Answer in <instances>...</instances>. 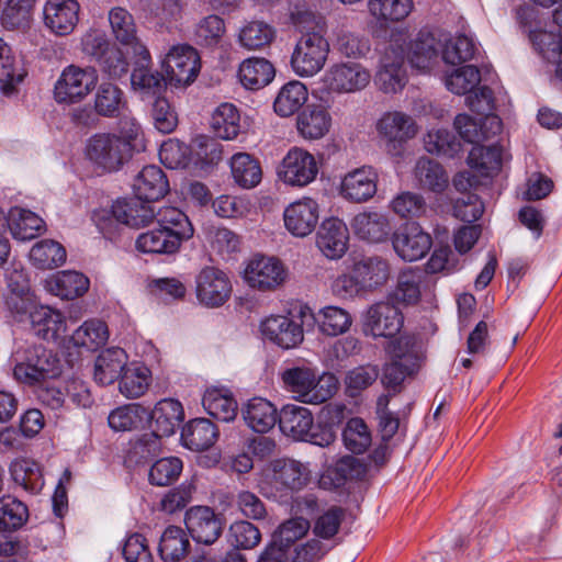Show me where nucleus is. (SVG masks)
<instances>
[{"label": "nucleus", "mask_w": 562, "mask_h": 562, "mask_svg": "<svg viewBox=\"0 0 562 562\" xmlns=\"http://www.w3.org/2000/svg\"><path fill=\"white\" fill-rule=\"evenodd\" d=\"M282 387L300 403L319 405L338 391V379L330 372L318 373L310 367H291L280 373Z\"/></svg>", "instance_id": "f257e3e1"}, {"label": "nucleus", "mask_w": 562, "mask_h": 562, "mask_svg": "<svg viewBox=\"0 0 562 562\" xmlns=\"http://www.w3.org/2000/svg\"><path fill=\"white\" fill-rule=\"evenodd\" d=\"M148 418L151 419V431L142 435L133 447V453L143 460L160 452L161 438L175 434L184 419V412L179 401L165 398L155 405Z\"/></svg>", "instance_id": "f03ea898"}, {"label": "nucleus", "mask_w": 562, "mask_h": 562, "mask_svg": "<svg viewBox=\"0 0 562 562\" xmlns=\"http://www.w3.org/2000/svg\"><path fill=\"white\" fill-rule=\"evenodd\" d=\"M80 52L89 60L94 61L109 78L120 79L128 71L127 56L102 30L86 31L80 38Z\"/></svg>", "instance_id": "7ed1b4c3"}, {"label": "nucleus", "mask_w": 562, "mask_h": 562, "mask_svg": "<svg viewBox=\"0 0 562 562\" xmlns=\"http://www.w3.org/2000/svg\"><path fill=\"white\" fill-rule=\"evenodd\" d=\"M85 155L94 169L113 172L131 158L132 146L115 134L100 133L87 140Z\"/></svg>", "instance_id": "20e7f679"}, {"label": "nucleus", "mask_w": 562, "mask_h": 562, "mask_svg": "<svg viewBox=\"0 0 562 562\" xmlns=\"http://www.w3.org/2000/svg\"><path fill=\"white\" fill-rule=\"evenodd\" d=\"M98 80L99 75L94 67L68 65L54 85V99L59 104L81 102L94 90Z\"/></svg>", "instance_id": "39448f33"}, {"label": "nucleus", "mask_w": 562, "mask_h": 562, "mask_svg": "<svg viewBox=\"0 0 562 562\" xmlns=\"http://www.w3.org/2000/svg\"><path fill=\"white\" fill-rule=\"evenodd\" d=\"M329 53V44L321 31L307 32L296 43L292 56V70L300 77H312L319 72Z\"/></svg>", "instance_id": "423d86ee"}, {"label": "nucleus", "mask_w": 562, "mask_h": 562, "mask_svg": "<svg viewBox=\"0 0 562 562\" xmlns=\"http://www.w3.org/2000/svg\"><path fill=\"white\" fill-rule=\"evenodd\" d=\"M371 81L370 70L357 61L331 64L322 76V82L328 93L347 94L366 89Z\"/></svg>", "instance_id": "0eeeda50"}, {"label": "nucleus", "mask_w": 562, "mask_h": 562, "mask_svg": "<svg viewBox=\"0 0 562 562\" xmlns=\"http://www.w3.org/2000/svg\"><path fill=\"white\" fill-rule=\"evenodd\" d=\"M418 131L416 121L402 111L385 112L376 122L378 135L392 156H401L404 145L413 139Z\"/></svg>", "instance_id": "6e6552de"}, {"label": "nucleus", "mask_w": 562, "mask_h": 562, "mask_svg": "<svg viewBox=\"0 0 562 562\" xmlns=\"http://www.w3.org/2000/svg\"><path fill=\"white\" fill-rule=\"evenodd\" d=\"M318 170L314 155L301 147H292L279 164L277 175L283 183L303 188L316 179Z\"/></svg>", "instance_id": "1a4fd4ad"}, {"label": "nucleus", "mask_w": 562, "mask_h": 562, "mask_svg": "<svg viewBox=\"0 0 562 562\" xmlns=\"http://www.w3.org/2000/svg\"><path fill=\"white\" fill-rule=\"evenodd\" d=\"M288 278L285 266L276 257L254 256L246 265L244 280L252 289L273 291L284 284Z\"/></svg>", "instance_id": "9d476101"}, {"label": "nucleus", "mask_w": 562, "mask_h": 562, "mask_svg": "<svg viewBox=\"0 0 562 562\" xmlns=\"http://www.w3.org/2000/svg\"><path fill=\"white\" fill-rule=\"evenodd\" d=\"M404 323L400 308L391 301H379L370 305L362 315V330L373 338L396 335Z\"/></svg>", "instance_id": "9b49d317"}, {"label": "nucleus", "mask_w": 562, "mask_h": 562, "mask_svg": "<svg viewBox=\"0 0 562 562\" xmlns=\"http://www.w3.org/2000/svg\"><path fill=\"white\" fill-rule=\"evenodd\" d=\"M162 67L166 80L176 87L188 86L200 70V57L195 48L188 44H178L168 50Z\"/></svg>", "instance_id": "f8f14e48"}, {"label": "nucleus", "mask_w": 562, "mask_h": 562, "mask_svg": "<svg viewBox=\"0 0 562 562\" xmlns=\"http://www.w3.org/2000/svg\"><path fill=\"white\" fill-rule=\"evenodd\" d=\"M405 43L391 40L380 61L376 81L385 93H395L403 89L406 82Z\"/></svg>", "instance_id": "ddd939ff"}, {"label": "nucleus", "mask_w": 562, "mask_h": 562, "mask_svg": "<svg viewBox=\"0 0 562 562\" xmlns=\"http://www.w3.org/2000/svg\"><path fill=\"white\" fill-rule=\"evenodd\" d=\"M405 43V60L412 68L420 72L431 71L442 57V44L429 32H419L414 40L407 41L402 36H393Z\"/></svg>", "instance_id": "4468645a"}, {"label": "nucleus", "mask_w": 562, "mask_h": 562, "mask_svg": "<svg viewBox=\"0 0 562 562\" xmlns=\"http://www.w3.org/2000/svg\"><path fill=\"white\" fill-rule=\"evenodd\" d=\"M232 293V284L226 273L215 267H204L195 278V295L206 307L223 305Z\"/></svg>", "instance_id": "2eb2a0df"}, {"label": "nucleus", "mask_w": 562, "mask_h": 562, "mask_svg": "<svg viewBox=\"0 0 562 562\" xmlns=\"http://www.w3.org/2000/svg\"><path fill=\"white\" fill-rule=\"evenodd\" d=\"M308 463L294 459H277L269 463L266 477L278 491H300L310 481Z\"/></svg>", "instance_id": "dca6fc26"}, {"label": "nucleus", "mask_w": 562, "mask_h": 562, "mask_svg": "<svg viewBox=\"0 0 562 562\" xmlns=\"http://www.w3.org/2000/svg\"><path fill=\"white\" fill-rule=\"evenodd\" d=\"M260 331L267 340L282 349L295 348L304 339L300 317L291 315H270L266 317L260 323Z\"/></svg>", "instance_id": "f3484780"}, {"label": "nucleus", "mask_w": 562, "mask_h": 562, "mask_svg": "<svg viewBox=\"0 0 562 562\" xmlns=\"http://www.w3.org/2000/svg\"><path fill=\"white\" fill-rule=\"evenodd\" d=\"M379 173L371 166H361L348 171L340 181V195L353 203L371 200L378 191Z\"/></svg>", "instance_id": "a211bd4d"}, {"label": "nucleus", "mask_w": 562, "mask_h": 562, "mask_svg": "<svg viewBox=\"0 0 562 562\" xmlns=\"http://www.w3.org/2000/svg\"><path fill=\"white\" fill-rule=\"evenodd\" d=\"M319 220L318 203L312 198H303L289 204L283 212L286 231L295 237L308 236Z\"/></svg>", "instance_id": "6ab92c4d"}, {"label": "nucleus", "mask_w": 562, "mask_h": 562, "mask_svg": "<svg viewBox=\"0 0 562 562\" xmlns=\"http://www.w3.org/2000/svg\"><path fill=\"white\" fill-rule=\"evenodd\" d=\"M186 526L194 541L206 546L214 543L223 529L221 519L206 506L190 508L186 513Z\"/></svg>", "instance_id": "aec40b11"}, {"label": "nucleus", "mask_w": 562, "mask_h": 562, "mask_svg": "<svg viewBox=\"0 0 562 562\" xmlns=\"http://www.w3.org/2000/svg\"><path fill=\"white\" fill-rule=\"evenodd\" d=\"M393 248L404 261L422 259L431 247V237L418 225L411 224L393 235Z\"/></svg>", "instance_id": "412c9836"}, {"label": "nucleus", "mask_w": 562, "mask_h": 562, "mask_svg": "<svg viewBox=\"0 0 562 562\" xmlns=\"http://www.w3.org/2000/svg\"><path fill=\"white\" fill-rule=\"evenodd\" d=\"M79 3L76 0H47L44 5V23L58 36L70 34L78 23Z\"/></svg>", "instance_id": "4be33fe9"}, {"label": "nucleus", "mask_w": 562, "mask_h": 562, "mask_svg": "<svg viewBox=\"0 0 562 562\" xmlns=\"http://www.w3.org/2000/svg\"><path fill=\"white\" fill-rule=\"evenodd\" d=\"M350 226L356 236L369 243H382L392 232V224L386 213L366 210L351 220Z\"/></svg>", "instance_id": "5701e85b"}, {"label": "nucleus", "mask_w": 562, "mask_h": 562, "mask_svg": "<svg viewBox=\"0 0 562 562\" xmlns=\"http://www.w3.org/2000/svg\"><path fill=\"white\" fill-rule=\"evenodd\" d=\"M348 228L339 218L325 220L316 236V245L328 259H339L344 256L348 245Z\"/></svg>", "instance_id": "b1692460"}, {"label": "nucleus", "mask_w": 562, "mask_h": 562, "mask_svg": "<svg viewBox=\"0 0 562 562\" xmlns=\"http://www.w3.org/2000/svg\"><path fill=\"white\" fill-rule=\"evenodd\" d=\"M453 125L461 138L475 145L496 136L502 131V121L495 114L485 115L480 121L468 114H459Z\"/></svg>", "instance_id": "393cba45"}, {"label": "nucleus", "mask_w": 562, "mask_h": 562, "mask_svg": "<svg viewBox=\"0 0 562 562\" xmlns=\"http://www.w3.org/2000/svg\"><path fill=\"white\" fill-rule=\"evenodd\" d=\"M279 427L285 436L294 440H307L312 437L314 417L307 407L286 404L279 413Z\"/></svg>", "instance_id": "a878e982"}, {"label": "nucleus", "mask_w": 562, "mask_h": 562, "mask_svg": "<svg viewBox=\"0 0 562 562\" xmlns=\"http://www.w3.org/2000/svg\"><path fill=\"white\" fill-rule=\"evenodd\" d=\"M8 295L5 303L9 310L15 314H24L31 310L32 295L30 281L23 268L15 262L7 269L5 273Z\"/></svg>", "instance_id": "bb28decb"}, {"label": "nucleus", "mask_w": 562, "mask_h": 562, "mask_svg": "<svg viewBox=\"0 0 562 562\" xmlns=\"http://www.w3.org/2000/svg\"><path fill=\"white\" fill-rule=\"evenodd\" d=\"M2 232L8 227L15 239L30 240L44 231V221L34 212L19 206L11 207L0 220Z\"/></svg>", "instance_id": "cd10ccee"}, {"label": "nucleus", "mask_w": 562, "mask_h": 562, "mask_svg": "<svg viewBox=\"0 0 562 562\" xmlns=\"http://www.w3.org/2000/svg\"><path fill=\"white\" fill-rule=\"evenodd\" d=\"M241 417L254 431L265 434L271 430L279 420L276 406L263 397H252L241 406Z\"/></svg>", "instance_id": "c85d7f7f"}, {"label": "nucleus", "mask_w": 562, "mask_h": 562, "mask_svg": "<svg viewBox=\"0 0 562 562\" xmlns=\"http://www.w3.org/2000/svg\"><path fill=\"white\" fill-rule=\"evenodd\" d=\"M331 115L321 104H310L296 116V130L307 140L323 138L330 130Z\"/></svg>", "instance_id": "c756f323"}, {"label": "nucleus", "mask_w": 562, "mask_h": 562, "mask_svg": "<svg viewBox=\"0 0 562 562\" xmlns=\"http://www.w3.org/2000/svg\"><path fill=\"white\" fill-rule=\"evenodd\" d=\"M184 240L188 238L158 226L138 235L135 245L136 249L144 254L172 255L180 249Z\"/></svg>", "instance_id": "7c9ffc66"}, {"label": "nucleus", "mask_w": 562, "mask_h": 562, "mask_svg": "<svg viewBox=\"0 0 562 562\" xmlns=\"http://www.w3.org/2000/svg\"><path fill=\"white\" fill-rule=\"evenodd\" d=\"M47 292L66 300L83 295L89 288V280L82 273L65 270L56 272L44 280Z\"/></svg>", "instance_id": "2f4dec72"}, {"label": "nucleus", "mask_w": 562, "mask_h": 562, "mask_svg": "<svg viewBox=\"0 0 562 562\" xmlns=\"http://www.w3.org/2000/svg\"><path fill=\"white\" fill-rule=\"evenodd\" d=\"M428 288L425 274L418 269H405L397 276L392 299L407 305L416 304Z\"/></svg>", "instance_id": "473e14b6"}, {"label": "nucleus", "mask_w": 562, "mask_h": 562, "mask_svg": "<svg viewBox=\"0 0 562 562\" xmlns=\"http://www.w3.org/2000/svg\"><path fill=\"white\" fill-rule=\"evenodd\" d=\"M127 367V355L122 348L103 350L95 359L93 376L101 385L112 384Z\"/></svg>", "instance_id": "72a5a7b5"}, {"label": "nucleus", "mask_w": 562, "mask_h": 562, "mask_svg": "<svg viewBox=\"0 0 562 562\" xmlns=\"http://www.w3.org/2000/svg\"><path fill=\"white\" fill-rule=\"evenodd\" d=\"M135 195L146 201H156L169 190V183L164 171L157 166H146L134 180Z\"/></svg>", "instance_id": "f704fd0d"}, {"label": "nucleus", "mask_w": 562, "mask_h": 562, "mask_svg": "<svg viewBox=\"0 0 562 562\" xmlns=\"http://www.w3.org/2000/svg\"><path fill=\"white\" fill-rule=\"evenodd\" d=\"M357 278L366 292L373 291L385 284L390 278V265L381 257H366L352 266Z\"/></svg>", "instance_id": "c9c22d12"}, {"label": "nucleus", "mask_w": 562, "mask_h": 562, "mask_svg": "<svg viewBox=\"0 0 562 562\" xmlns=\"http://www.w3.org/2000/svg\"><path fill=\"white\" fill-rule=\"evenodd\" d=\"M30 318L37 335L46 340H56L66 333L64 315L49 306H36L30 311Z\"/></svg>", "instance_id": "e433bc0d"}, {"label": "nucleus", "mask_w": 562, "mask_h": 562, "mask_svg": "<svg viewBox=\"0 0 562 562\" xmlns=\"http://www.w3.org/2000/svg\"><path fill=\"white\" fill-rule=\"evenodd\" d=\"M414 177L418 186L435 193L443 192L449 184V176L436 160L420 157L414 168Z\"/></svg>", "instance_id": "4c0bfd02"}, {"label": "nucleus", "mask_w": 562, "mask_h": 562, "mask_svg": "<svg viewBox=\"0 0 562 562\" xmlns=\"http://www.w3.org/2000/svg\"><path fill=\"white\" fill-rule=\"evenodd\" d=\"M232 178L238 187L252 189L262 179V170L259 161L248 153H236L229 160Z\"/></svg>", "instance_id": "58836bf2"}, {"label": "nucleus", "mask_w": 562, "mask_h": 562, "mask_svg": "<svg viewBox=\"0 0 562 562\" xmlns=\"http://www.w3.org/2000/svg\"><path fill=\"white\" fill-rule=\"evenodd\" d=\"M238 77L245 88L257 90L271 82L274 77V68L265 58L251 57L240 64Z\"/></svg>", "instance_id": "ea45409f"}, {"label": "nucleus", "mask_w": 562, "mask_h": 562, "mask_svg": "<svg viewBox=\"0 0 562 562\" xmlns=\"http://www.w3.org/2000/svg\"><path fill=\"white\" fill-rule=\"evenodd\" d=\"M202 404L209 415L222 422L234 420L237 415V403L226 389H207L204 392Z\"/></svg>", "instance_id": "a19ab883"}, {"label": "nucleus", "mask_w": 562, "mask_h": 562, "mask_svg": "<svg viewBox=\"0 0 562 562\" xmlns=\"http://www.w3.org/2000/svg\"><path fill=\"white\" fill-rule=\"evenodd\" d=\"M217 435V428L213 423L205 418H198L187 424L182 430L181 439L190 450L203 451L214 445Z\"/></svg>", "instance_id": "79ce46f5"}, {"label": "nucleus", "mask_w": 562, "mask_h": 562, "mask_svg": "<svg viewBox=\"0 0 562 562\" xmlns=\"http://www.w3.org/2000/svg\"><path fill=\"white\" fill-rule=\"evenodd\" d=\"M151 383V372L145 364L133 362L123 371L120 382V393L126 398L143 396Z\"/></svg>", "instance_id": "37998d69"}, {"label": "nucleus", "mask_w": 562, "mask_h": 562, "mask_svg": "<svg viewBox=\"0 0 562 562\" xmlns=\"http://www.w3.org/2000/svg\"><path fill=\"white\" fill-rule=\"evenodd\" d=\"M307 98L308 91L303 82L289 81L281 87L274 99V112L282 117L291 116L302 108Z\"/></svg>", "instance_id": "c03bdc74"}, {"label": "nucleus", "mask_w": 562, "mask_h": 562, "mask_svg": "<svg viewBox=\"0 0 562 562\" xmlns=\"http://www.w3.org/2000/svg\"><path fill=\"white\" fill-rule=\"evenodd\" d=\"M10 474L18 485L31 494H37L44 486L40 465L32 459H14L10 464Z\"/></svg>", "instance_id": "a18cd8bd"}, {"label": "nucleus", "mask_w": 562, "mask_h": 562, "mask_svg": "<svg viewBox=\"0 0 562 562\" xmlns=\"http://www.w3.org/2000/svg\"><path fill=\"white\" fill-rule=\"evenodd\" d=\"M190 542L183 529L168 527L160 537L158 551L165 562H179L189 552Z\"/></svg>", "instance_id": "49530a36"}, {"label": "nucleus", "mask_w": 562, "mask_h": 562, "mask_svg": "<svg viewBox=\"0 0 562 562\" xmlns=\"http://www.w3.org/2000/svg\"><path fill=\"white\" fill-rule=\"evenodd\" d=\"M316 322L321 333L335 337L350 329L352 317L347 310L336 305H328L318 311Z\"/></svg>", "instance_id": "de8ad7c7"}, {"label": "nucleus", "mask_w": 562, "mask_h": 562, "mask_svg": "<svg viewBox=\"0 0 562 562\" xmlns=\"http://www.w3.org/2000/svg\"><path fill=\"white\" fill-rule=\"evenodd\" d=\"M387 359L401 362L406 369L417 371L420 362V351L417 340L413 336H401L389 342L386 347Z\"/></svg>", "instance_id": "09e8293b"}, {"label": "nucleus", "mask_w": 562, "mask_h": 562, "mask_svg": "<svg viewBox=\"0 0 562 562\" xmlns=\"http://www.w3.org/2000/svg\"><path fill=\"white\" fill-rule=\"evenodd\" d=\"M413 5V0H368L369 13L381 24L404 20Z\"/></svg>", "instance_id": "8fccbe9b"}, {"label": "nucleus", "mask_w": 562, "mask_h": 562, "mask_svg": "<svg viewBox=\"0 0 562 562\" xmlns=\"http://www.w3.org/2000/svg\"><path fill=\"white\" fill-rule=\"evenodd\" d=\"M111 32L122 45L134 46L138 43L137 27L133 15L122 7L112 8L108 14Z\"/></svg>", "instance_id": "3c124183"}, {"label": "nucleus", "mask_w": 562, "mask_h": 562, "mask_svg": "<svg viewBox=\"0 0 562 562\" xmlns=\"http://www.w3.org/2000/svg\"><path fill=\"white\" fill-rule=\"evenodd\" d=\"M149 417V412L140 404H128L111 412L108 422L115 431H130L140 427Z\"/></svg>", "instance_id": "603ef678"}, {"label": "nucleus", "mask_w": 562, "mask_h": 562, "mask_svg": "<svg viewBox=\"0 0 562 562\" xmlns=\"http://www.w3.org/2000/svg\"><path fill=\"white\" fill-rule=\"evenodd\" d=\"M341 437L345 448L356 454L366 452L372 443L371 430L360 417H352L346 423Z\"/></svg>", "instance_id": "864d4df0"}, {"label": "nucleus", "mask_w": 562, "mask_h": 562, "mask_svg": "<svg viewBox=\"0 0 562 562\" xmlns=\"http://www.w3.org/2000/svg\"><path fill=\"white\" fill-rule=\"evenodd\" d=\"M240 116L231 103H223L212 114L211 126L217 137L234 139L240 131Z\"/></svg>", "instance_id": "5fc2aeb1"}, {"label": "nucleus", "mask_w": 562, "mask_h": 562, "mask_svg": "<svg viewBox=\"0 0 562 562\" xmlns=\"http://www.w3.org/2000/svg\"><path fill=\"white\" fill-rule=\"evenodd\" d=\"M24 71L11 48L0 38V90L9 94L23 80Z\"/></svg>", "instance_id": "6e6d98bb"}, {"label": "nucleus", "mask_w": 562, "mask_h": 562, "mask_svg": "<svg viewBox=\"0 0 562 562\" xmlns=\"http://www.w3.org/2000/svg\"><path fill=\"white\" fill-rule=\"evenodd\" d=\"M30 259L41 269H53L66 261V250L59 243L44 239L32 247Z\"/></svg>", "instance_id": "4d7b16f0"}, {"label": "nucleus", "mask_w": 562, "mask_h": 562, "mask_svg": "<svg viewBox=\"0 0 562 562\" xmlns=\"http://www.w3.org/2000/svg\"><path fill=\"white\" fill-rule=\"evenodd\" d=\"M125 106L124 92L115 85L103 82L94 95V109L102 116H115Z\"/></svg>", "instance_id": "13d9d810"}, {"label": "nucleus", "mask_w": 562, "mask_h": 562, "mask_svg": "<svg viewBox=\"0 0 562 562\" xmlns=\"http://www.w3.org/2000/svg\"><path fill=\"white\" fill-rule=\"evenodd\" d=\"M481 82V72L477 67L467 65L447 74L445 78L446 87L449 91L458 95L471 93Z\"/></svg>", "instance_id": "bf43d9fd"}, {"label": "nucleus", "mask_w": 562, "mask_h": 562, "mask_svg": "<svg viewBox=\"0 0 562 562\" xmlns=\"http://www.w3.org/2000/svg\"><path fill=\"white\" fill-rule=\"evenodd\" d=\"M274 29L262 21H251L244 25L238 35L239 43L247 49H261L274 38Z\"/></svg>", "instance_id": "052dcab7"}, {"label": "nucleus", "mask_w": 562, "mask_h": 562, "mask_svg": "<svg viewBox=\"0 0 562 562\" xmlns=\"http://www.w3.org/2000/svg\"><path fill=\"white\" fill-rule=\"evenodd\" d=\"M157 225L177 233L179 236L190 239L193 236L194 229L188 216L179 209L173 206H162L158 210L155 209V217Z\"/></svg>", "instance_id": "680f3d73"}, {"label": "nucleus", "mask_w": 562, "mask_h": 562, "mask_svg": "<svg viewBox=\"0 0 562 562\" xmlns=\"http://www.w3.org/2000/svg\"><path fill=\"white\" fill-rule=\"evenodd\" d=\"M226 32L222 18L210 14L202 18L194 26L193 37L198 45L205 47L216 46Z\"/></svg>", "instance_id": "e2e57ef3"}, {"label": "nucleus", "mask_w": 562, "mask_h": 562, "mask_svg": "<svg viewBox=\"0 0 562 562\" xmlns=\"http://www.w3.org/2000/svg\"><path fill=\"white\" fill-rule=\"evenodd\" d=\"M468 164L481 176L488 177L501 168V150L496 146L475 145L468 156Z\"/></svg>", "instance_id": "0e129e2a"}, {"label": "nucleus", "mask_w": 562, "mask_h": 562, "mask_svg": "<svg viewBox=\"0 0 562 562\" xmlns=\"http://www.w3.org/2000/svg\"><path fill=\"white\" fill-rule=\"evenodd\" d=\"M108 340L106 325L99 319L85 322L71 336L75 346L95 349Z\"/></svg>", "instance_id": "69168bd1"}, {"label": "nucleus", "mask_w": 562, "mask_h": 562, "mask_svg": "<svg viewBox=\"0 0 562 562\" xmlns=\"http://www.w3.org/2000/svg\"><path fill=\"white\" fill-rule=\"evenodd\" d=\"M425 149L429 154L453 157L461 150V143L448 130H431L424 137Z\"/></svg>", "instance_id": "338daca9"}, {"label": "nucleus", "mask_w": 562, "mask_h": 562, "mask_svg": "<svg viewBox=\"0 0 562 562\" xmlns=\"http://www.w3.org/2000/svg\"><path fill=\"white\" fill-rule=\"evenodd\" d=\"M442 59L447 64L456 65L468 61L477 52L476 43L465 34H459L442 46Z\"/></svg>", "instance_id": "774afa93"}]
</instances>
